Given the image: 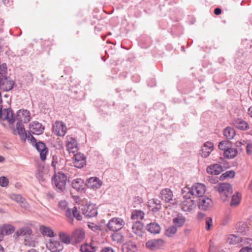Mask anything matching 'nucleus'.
Masks as SVG:
<instances>
[{
	"label": "nucleus",
	"instance_id": "obj_1",
	"mask_svg": "<svg viewBox=\"0 0 252 252\" xmlns=\"http://www.w3.org/2000/svg\"><path fill=\"white\" fill-rule=\"evenodd\" d=\"M184 189L182 190L183 197L181 199V208L184 211L188 212L192 210L195 206L196 199L189 195Z\"/></svg>",
	"mask_w": 252,
	"mask_h": 252
},
{
	"label": "nucleus",
	"instance_id": "obj_2",
	"mask_svg": "<svg viewBox=\"0 0 252 252\" xmlns=\"http://www.w3.org/2000/svg\"><path fill=\"white\" fill-rule=\"evenodd\" d=\"M215 190L219 192L221 195V198L225 201L229 196H231L232 193V187L229 183H219L215 186Z\"/></svg>",
	"mask_w": 252,
	"mask_h": 252
},
{
	"label": "nucleus",
	"instance_id": "obj_3",
	"mask_svg": "<svg viewBox=\"0 0 252 252\" xmlns=\"http://www.w3.org/2000/svg\"><path fill=\"white\" fill-rule=\"evenodd\" d=\"M53 184L55 186L58 192H62L65 189L66 176L64 174L59 172L52 177Z\"/></svg>",
	"mask_w": 252,
	"mask_h": 252
},
{
	"label": "nucleus",
	"instance_id": "obj_4",
	"mask_svg": "<svg viewBox=\"0 0 252 252\" xmlns=\"http://www.w3.org/2000/svg\"><path fill=\"white\" fill-rule=\"evenodd\" d=\"M186 189L187 192L189 194V195L192 196L194 195L196 197V199L197 198L203 196L206 191L205 186L200 183H196L192 186L191 188Z\"/></svg>",
	"mask_w": 252,
	"mask_h": 252
},
{
	"label": "nucleus",
	"instance_id": "obj_5",
	"mask_svg": "<svg viewBox=\"0 0 252 252\" xmlns=\"http://www.w3.org/2000/svg\"><path fill=\"white\" fill-rule=\"evenodd\" d=\"M125 225L124 220L119 218L111 219L107 224V228L112 231L117 232L121 229Z\"/></svg>",
	"mask_w": 252,
	"mask_h": 252
},
{
	"label": "nucleus",
	"instance_id": "obj_6",
	"mask_svg": "<svg viewBox=\"0 0 252 252\" xmlns=\"http://www.w3.org/2000/svg\"><path fill=\"white\" fill-rule=\"evenodd\" d=\"M82 213L89 218L94 217L97 214V211L95 205L89 204L82 206Z\"/></svg>",
	"mask_w": 252,
	"mask_h": 252
},
{
	"label": "nucleus",
	"instance_id": "obj_7",
	"mask_svg": "<svg viewBox=\"0 0 252 252\" xmlns=\"http://www.w3.org/2000/svg\"><path fill=\"white\" fill-rule=\"evenodd\" d=\"M196 201L198 203L199 208L202 210L206 211L213 206V201L208 197L202 196L197 198Z\"/></svg>",
	"mask_w": 252,
	"mask_h": 252
},
{
	"label": "nucleus",
	"instance_id": "obj_8",
	"mask_svg": "<svg viewBox=\"0 0 252 252\" xmlns=\"http://www.w3.org/2000/svg\"><path fill=\"white\" fill-rule=\"evenodd\" d=\"M85 232L82 229L78 228L74 230L71 235L72 243L79 244L83 242L85 238Z\"/></svg>",
	"mask_w": 252,
	"mask_h": 252
},
{
	"label": "nucleus",
	"instance_id": "obj_9",
	"mask_svg": "<svg viewBox=\"0 0 252 252\" xmlns=\"http://www.w3.org/2000/svg\"><path fill=\"white\" fill-rule=\"evenodd\" d=\"M15 119V120L18 121L17 123H20V124L27 123L30 120V112L25 109L19 110L17 112Z\"/></svg>",
	"mask_w": 252,
	"mask_h": 252
},
{
	"label": "nucleus",
	"instance_id": "obj_10",
	"mask_svg": "<svg viewBox=\"0 0 252 252\" xmlns=\"http://www.w3.org/2000/svg\"><path fill=\"white\" fill-rule=\"evenodd\" d=\"M14 85V82L9 77H2L0 78V88L4 91L11 90Z\"/></svg>",
	"mask_w": 252,
	"mask_h": 252
},
{
	"label": "nucleus",
	"instance_id": "obj_11",
	"mask_svg": "<svg viewBox=\"0 0 252 252\" xmlns=\"http://www.w3.org/2000/svg\"><path fill=\"white\" fill-rule=\"evenodd\" d=\"M46 247L52 252H60L63 249V246L62 242L54 240H50L46 244Z\"/></svg>",
	"mask_w": 252,
	"mask_h": 252
},
{
	"label": "nucleus",
	"instance_id": "obj_12",
	"mask_svg": "<svg viewBox=\"0 0 252 252\" xmlns=\"http://www.w3.org/2000/svg\"><path fill=\"white\" fill-rule=\"evenodd\" d=\"M73 159L74 166L76 168H81L86 164V158L83 154L78 153L74 154Z\"/></svg>",
	"mask_w": 252,
	"mask_h": 252
},
{
	"label": "nucleus",
	"instance_id": "obj_13",
	"mask_svg": "<svg viewBox=\"0 0 252 252\" xmlns=\"http://www.w3.org/2000/svg\"><path fill=\"white\" fill-rule=\"evenodd\" d=\"M66 126L62 122H56L53 125V131L58 136H63L66 133Z\"/></svg>",
	"mask_w": 252,
	"mask_h": 252
},
{
	"label": "nucleus",
	"instance_id": "obj_14",
	"mask_svg": "<svg viewBox=\"0 0 252 252\" xmlns=\"http://www.w3.org/2000/svg\"><path fill=\"white\" fill-rule=\"evenodd\" d=\"M14 134H18L21 140L23 141H25L27 138H30V135H31V133L27 134L26 133L23 124H20V123H17L16 124V127L14 130Z\"/></svg>",
	"mask_w": 252,
	"mask_h": 252
},
{
	"label": "nucleus",
	"instance_id": "obj_15",
	"mask_svg": "<svg viewBox=\"0 0 252 252\" xmlns=\"http://www.w3.org/2000/svg\"><path fill=\"white\" fill-rule=\"evenodd\" d=\"M160 197L162 200L166 202H169L174 204L176 202L173 199V194L172 190L169 189H164L161 190L160 192Z\"/></svg>",
	"mask_w": 252,
	"mask_h": 252
},
{
	"label": "nucleus",
	"instance_id": "obj_16",
	"mask_svg": "<svg viewBox=\"0 0 252 252\" xmlns=\"http://www.w3.org/2000/svg\"><path fill=\"white\" fill-rule=\"evenodd\" d=\"M163 241L161 239H151L145 244L147 248L152 251L159 249L163 245Z\"/></svg>",
	"mask_w": 252,
	"mask_h": 252
},
{
	"label": "nucleus",
	"instance_id": "obj_17",
	"mask_svg": "<svg viewBox=\"0 0 252 252\" xmlns=\"http://www.w3.org/2000/svg\"><path fill=\"white\" fill-rule=\"evenodd\" d=\"M66 145L67 150L69 153H75L78 150V143L74 138L67 137Z\"/></svg>",
	"mask_w": 252,
	"mask_h": 252
},
{
	"label": "nucleus",
	"instance_id": "obj_18",
	"mask_svg": "<svg viewBox=\"0 0 252 252\" xmlns=\"http://www.w3.org/2000/svg\"><path fill=\"white\" fill-rule=\"evenodd\" d=\"M214 149V144L210 141L206 142L201 148L200 154L201 157L206 158Z\"/></svg>",
	"mask_w": 252,
	"mask_h": 252
},
{
	"label": "nucleus",
	"instance_id": "obj_19",
	"mask_svg": "<svg viewBox=\"0 0 252 252\" xmlns=\"http://www.w3.org/2000/svg\"><path fill=\"white\" fill-rule=\"evenodd\" d=\"M10 198L11 199L20 204L21 206L25 209L28 210L30 208V205L21 194H12L11 195Z\"/></svg>",
	"mask_w": 252,
	"mask_h": 252
},
{
	"label": "nucleus",
	"instance_id": "obj_20",
	"mask_svg": "<svg viewBox=\"0 0 252 252\" xmlns=\"http://www.w3.org/2000/svg\"><path fill=\"white\" fill-rule=\"evenodd\" d=\"M35 146L37 150L40 153L41 159L44 161L46 158V155L48 151V148L46 147L45 143L42 142L36 143Z\"/></svg>",
	"mask_w": 252,
	"mask_h": 252
},
{
	"label": "nucleus",
	"instance_id": "obj_21",
	"mask_svg": "<svg viewBox=\"0 0 252 252\" xmlns=\"http://www.w3.org/2000/svg\"><path fill=\"white\" fill-rule=\"evenodd\" d=\"M44 127L38 122H33L30 125V131L33 134L40 135L43 132Z\"/></svg>",
	"mask_w": 252,
	"mask_h": 252
},
{
	"label": "nucleus",
	"instance_id": "obj_22",
	"mask_svg": "<svg viewBox=\"0 0 252 252\" xmlns=\"http://www.w3.org/2000/svg\"><path fill=\"white\" fill-rule=\"evenodd\" d=\"M86 185L89 188L96 189L101 186L102 182L97 177H91L87 180Z\"/></svg>",
	"mask_w": 252,
	"mask_h": 252
},
{
	"label": "nucleus",
	"instance_id": "obj_23",
	"mask_svg": "<svg viewBox=\"0 0 252 252\" xmlns=\"http://www.w3.org/2000/svg\"><path fill=\"white\" fill-rule=\"evenodd\" d=\"M13 115V112L10 108L4 109L0 119L6 120L10 124H12L15 121Z\"/></svg>",
	"mask_w": 252,
	"mask_h": 252
},
{
	"label": "nucleus",
	"instance_id": "obj_24",
	"mask_svg": "<svg viewBox=\"0 0 252 252\" xmlns=\"http://www.w3.org/2000/svg\"><path fill=\"white\" fill-rule=\"evenodd\" d=\"M206 171L209 174L217 175L223 171V169L220 164L216 163L208 166Z\"/></svg>",
	"mask_w": 252,
	"mask_h": 252
},
{
	"label": "nucleus",
	"instance_id": "obj_25",
	"mask_svg": "<svg viewBox=\"0 0 252 252\" xmlns=\"http://www.w3.org/2000/svg\"><path fill=\"white\" fill-rule=\"evenodd\" d=\"M132 232L136 235L141 237L143 234V224L138 220L133 223L132 226Z\"/></svg>",
	"mask_w": 252,
	"mask_h": 252
},
{
	"label": "nucleus",
	"instance_id": "obj_26",
	"mask_svg": "<svg viewBox=\"0 0 252 252\" xmlns=\"http://www.w3.org/2000/svg\"><path fill=\"white\" fill-rule=\"evenodd\" d=\"M122 250L123 252H137V251L136 244L131 241L124 244Z\"/></svg>",
	"mask_w": 252,
	"mask_h": 252
},
{
	"label": "nucleus",
	"instance_id": "obj_27",
	"mask_svg": "<svg viewBox=\"0 0 252 252\" xmlns=\"http://www.w3.org/2000/svg\"><path fill=\"white\" fill-rule=\"evenodd\" d=\"M233 124L236 128L241 130H246L249 127V126L247 122L239 118L234 119Z\"/></svg>",
	"mask_w": 252,
	"mask_h": 252
},
{
	"label": "nucleus",
	"instance_id": "obj_28",
	"mask_svg": "<svg viewBox=\"0 0 252 252\" xmlns=\"http://www.w3.org/2000/svg\"><path fill=\"white\" fill-rule=\"evenodd\" d=\"M32 233V231L31 228L28 226H25L17 230L14 236L16 238L21 236L26 237V236L31 235Z\"/></svg>",
	"mask_w": 252,
	"mask_h": 252
},
{
	"label": "nucleus",
	"instance_id": "obj_29",
	"mask_svg": "<svg viewBox=\"0 0 252 252\" xmlns=\"http://www.w3.org/2000/svg\"><path fill=\"white\" fill-rule=\"evenodd\" d=\"M146 229L148 231L153 234H158L160 231V226L156 222H151L148 224L146 225Z\"/></svg>",
	"mask_w": 252,
	"mask_h": 252
},
{
	"label": "nucleus",
	"instance_id": "obj_30",
	"mask_svg": "<svg viewBox=\"0 0 252 252\" xmlns=\"http://www.w3.org/2000/svg\"><path fill=\"white\" fill-rule=\"evenodd\" d=\"M84 183L81 179L73 180L72 182V187L77 191H82L84 190Z\"/></svg>",
	"mask_w": 252,
	"mask_h": 252
},
{
	"label": "nucleus",
	"instance_id": "obj_31",
	"mask_svg": "<svg viewBox=\"0 0 252 252\" xmlns=\"http://www.w3.org/2000/svg\"><path fill=\"white\" fill-rule=\"evenodd\" d=\"M238 154V151L236 148H231L230 147L227 150H225V153H223L224 157L228 159H232L234 158Z\"/></svg>",
	"mask_w": 252,
	"mask_h": 252
},
{
	"label": "nucleus",
	"instance_id": "obj_32",
	"mask_svg": "<svg viewBox=\"0 0 252 252\" xmlns=\"http://www.w3.org/2000/svg\"><path fill=\"white\" fill-rule=\"evenodd\" d=\"M236 134L234 129L231 127H227L223 130V135L227 139H232Z\"/></svg>",
	"mask_w": 252,
	"mask_h": 252
},
{
	"label": "nucleus",
	"instance_id": "obj_33",
	"mask_svg": "<svg viewBox=\"0 0 252 252\" xmlns=\"http://www.w3.org/2000/svg\"><path fill=\"white\" fill-rule=\"evenodd\" d=\"M0 231L3 236L10 235L14 231V227L11 225L5 224L0 228Z\"/></svg>",
	"mask_w": 252,
	"mask_h": 252
},
{
	"label": "nucleus",
	"instance_id": "obj_34",
	"mask_svg": "<svg viewBox=\"0 0 252 252\" xmlns=\"http://www.w3.org/2000/svg\"><path fill=\"white\" fill-rule=\"evenodd\" d=\"M37 242L35 241L33 235H29L26 236L24 239V244L30 247H35Z\"/></svg>",
	"mask_w": 252,
	"mask_h": 252
},
{
	"label": "nucleus",
	"instance_id": "obj_35",
	"mask_svg": "<svg viewBox=\"0 0 252 252\" xmlns=\"http://www.w3.org/2000/svg\"><path fill=\"white\" fill-rule=\"evenodd\" d=\"M186 219L182 215H178L177 216L173 219V222L175 225L177 227H181L185 223Z\"/></svg>",
	"mask_w": 252,
	"mask_h": 252
},
{
	"label": "nucleus",
	"instance_id": "obj_36",
	"mask_svg": "<svg viewBox=\"0 0 252 252\" xmlns=\"http://www.w3.org/2000/svg\"><path fill=\"white\" fill-rule=\"evenodd\" d=\"M242 242L241 237L234 234L229 235L227 237V242L230 244L235 245Z\"/></svg>",
	"mask_w": 252,
	"mask_h": 252
},
{
	"label": "nucleus",
	"instance_id": "obj_37",
	"mask_svg": "<svg viewBox=\"0 0 252 252\" xmlns=\"http://www.w3.org/2000/svg\"><path fill=\"white\" fill-rule=\"evenodd\" d=\"M59 237L62 243H63L66 245H68L72 243L71 235L69 236L68 234L64 232H60L59 233Z\"/></svg>",
	"mask_w": 252,
	"mask_h": 252
},
{
	"label": "nucleus",
	"instance_id": "obj_38",
	"mask_svg": "<svg viewBox=\"0 0 252 252\" xmlns=\"http://www.w3.org/2000/svg\"><path fill=\"white\" fill-rule=\"evenodd\" d=\"M231 200L230 202V205L232 207L237 206L240 202L241 197L240 195L238 192H237L236 194L231 195Z\"/></svg>",
	"mask_w": 252,
	"mask_h": 252
},
{
	"label": "nucleus",
	"instance_id": "obj_39",
	"mask_svg": "<svg viewBox=\"0 0 252 252\" xmlns=\"http://www.w3.org/2000/svg\"><path fill=\"white\" fill-rule=\"evenodd\" d=\"M235 175V172L234 171L232 170L227 171L220 176L219 179L220 180L223 181L227 179H232L234 177Z\"/></svg>",
	"mask_w": 252,
	"mask_h": 252
},
{
	"label": "nucleus",
	"instance_id": "obj_40",
	"mask_svg": "<svg viewBox=\"0 0 252 252\" xmlns=\"http://www.w3.org/2000/svg\"><path fill=\"white\" fill-rule=\"evenodd\" d=\"M144 213L140 210H134L132 212L131 218L132 220H141L144 218Z\"/></svg>",
	"mask_w": 252,
	"mask_h": 252
},
{
	"label": "nucleus",
	"instance_id": "obj_41",
	"mask_svg": "<svg viewBox=\"0 0 252 252\" xmlns=\"http://www.w3.org/2000/svg\"><path fill=\"white\" fill-rule=\"evenodd\" d=\"M231 147V143L228 140H223L220 141L219 144V148L225 153V150Z\"/></svg>",
	"mask_w": 252,
	"mask_h": 252
},
{
	"label": "nucleus",
	"instance_id": "obj_42",
	"mask_svg": "<svg viewBox=\"0 0 252 252\" xmlns=\"http://www.w3.org/2000/svg\"><path fill=\"white\" fill-rule=\"evenodd\" d=\"M41 233L44 236H47L50 237L54 236V232L49 227L42 226L40 227Z\"/></svg>",
	"mask_w": 252,
	"mask_h": 252
},
{
	"label": "nucleus",
	"instance_id": "obj_43",
	"mask_svg": "<svg viewBox=\"0 0 252 252\" xmlns=\"http://www.w3.org/2000/svg\"><path fill=\"white\" fill-rule=\"evenodd\" d=\"M114 232L111 235L112 239L113 241L117 243H122L123 241L124 236L120 232L114 231Z\"/></svg>",
	"mask_w": 252,
	"mask_h": 252
},
{
	"label": "nucleus",
	"instance_id": "obj_44",
	"mask_svg": "<svg viewBox=\"0 0 252 252\" xmlns=\"http://www.w3.org/2000/svg\"><path fill=\"white\" fill-rule=\"evenodd\" d=\"M96 248L92 245L85 244L81 247V251L82 252H94Z\"/></svg>",
	"mask_w": 252,
	"mask_h": 252
},
{
	"label": "nucleus",
	"instance_id": "obj_45",
	"mask_svg": "<svg viewBox=\"0 0 252 252\" xmlns=\"http://www.w3.org/2000/svg\"><path fill=\"white\" fill-rule=\"evenodd\" d=\"M76 211V207H74L72 209L67 208L65 211V216L70 220L71 222H72V215L73 213H75Z\"/></svg>",
	"mask_w": 252,
	"mask_h": 252
},
{
	"label": "nucleus",
	"instance_id": "obj_46",
	"mask_svg": "<svg viewBox=\"0 0 252 252\" xmlns=\"http://www.w3.org/2000/svg\"><path fill=\"white\" fill-rule=\"evenodd\" d=\"M7 70V66L6 63H2L0 65V78L4 77Z\"/></svg>",
	"mask_w": 252,
	"mask_h": 252
},
{
	"label": "nucleus",
	"instance_id": "obj_47",
	"mask_svg": "<svg viewBox=\"0 0 252 252\" xmlns=\"http://www.w3.org/2000/svg\"><path fill=\"white\" fill-rule=\"evenodd\" d=\"M177 231V228L176 226H171L169 227L166 230V235L170 236L171 235L175 234Z\"/></svg>",
	"mask_w": 252,
	"mask_h": 252
},
{
	"label": "nucleus",
	"instance_id": "obj_48",
	"mask_svg": "<svg viewBox=\"0 0 252 252\" xmlns=\"http://www.w3.org/2000/svg\"><path fill=\"white\" fill-rule=\"evenodd\" d=\"M8 179L2 176L0 177V186L2 187H6L8 184Z\"/></svg>",
	"mask_w": 252,
	"mask_h": 252
},
{
	"label": "nucleus",
	"instance_id": "obj_49",
	"mask_svg": "<svg viewBox=\"0 0 252 252\" xmlns=\"http://www.w3.org/2000/svg\"><path fill=\"white\" fill-rule=\"evenodd\" d=\"M206 229L208 231L210 229L211 226L212 225V219L211 218L207 217L205 220Z\"/></svg>",
	"mask_w": 252,
	"mask_h": 252
},
{
	"label": "nucleus",
	"instance_id": "obj_50",
	"mask_svg": "<svg viewBox=\"0 0 252 252\" xmlns=\"http://www.w3.org/2000/svg\"><path fill=\"white\" fill-rule=\"evenodd\" d=\"M207 180L211 183L216 184L219 182L220 179L218 177L209 176L207 178Z\"/></svg>",
	"mask_w": 252,
	"mask_h": 252
},
{
	"label": "nucleus",
	"instance_id": "obj_51",
	"mask_svg": "<svg viewBox=\"0 0 252 252\" xmlns=\"http://www.w3.org/2000/svg\"><path fill=\"white\" fill-rule=\"evenodd\" d=\"M76 218L78 220H81L82 219L81 215L79 213L77 208H76V211L75 213H73L72 215V219L73 220V218Z\"/></svg>",
	"mask_w": 252,
	"mask_h": 252
},
{
	"label": "nucleus",
	"instance_id": "obj_52",
	"mask_svg": "<svg viewBox=\"0 0 252 252\" xmlns=\"http://www.w3.org/2000/svg\"><path fill=\"white\" fill-rule=\"evenodd\" d=\"M67 202L66 201H61L59 203V207L61 209H65L67 206Z\"/></svg>",
	"mask_w": 252,
	"mask_h": 252
},
{
	"label": "nucleus",
	"instance_id": "obj_53",
	"mask_svg": "<svg viewBox=\"0 0 252 252\" xmlns=\"http://www.w3.org/2000/svg\"><path fill=\"white\" fill-rule=\"evenodd\" d=\"M36 177L39 181L44 182L45 180L43 174L40 172H38L36 173Z\"/></svg>",
	"mask_w": 252,
	"mask_h": 252
},
{
	"label": "nucleus",
	"instance_id": "obj_54",
	"mask_svg": "<svg viewBox=\"0 0 252 252\" xmlns=\"http://www.w3.org/2000/svg\"><path fill=\"white\" fill-rule=\"evenodd\" d=\"M246 152L248 155H250L252 153V144L249 143L246 146Z\"/></svg>",
	"mask_w": 252,
	"mask_h": 252
},
{
	"label": "nucleus",
	"instance_id": "obj_55",
	"mask_svg": "<svg viewBox=\"0 0 252 252\" xmlns=\"http://www.w3.org/2000/svg\"><path fill=\"white\" fill-rule=\"evenodd\" d=\"M239 252H252V248L244 247L240 250Z\"/></svg>",
	"mask_w": 252,
	"mask_h": 252
},
{
	"label": "nucleus",
	"instance_id": "obj_56",
	"mask_svg": "<svg viewBox=\"0 0 252 252\" xmlns=\"http://www.w3.org/2000/svg\"><path fill=\"white\" fill-rule=\"evenodd\" d=\"M58 158L56 156H54L53 157V160L52 161V166L55 168V167L56 166V164L58 162Z\"/></svg>",
	"mask_w": 252,
	"mask_h": 252
},
{
	"label": "nucleus",
	"instance_id": "obj_57",
	"mask_svg": "<svg viewBox=\"0 0 252 252\" xmlns=\"http://www.w3.org/2000/svg\"><path fill=\"white\" fill-rule=\"evenodd\" d=\"M214 14L216 15H219L221 14V9L219 8V7H217V8H216L215 9H214Z\"/></svg>",
	"mask_w": 252,
	"mask_h": 252
},
{
	"label": "nucleus",
	"instance_id": "obj_58",
	"mask_svg": "<svg viewBox=\"0 0 252 252\" xmlns=\"http://www.w3.org/2000/svg\"><path fill=\"white\" fill-rule=\"evenodd\" d=\"M153 204H155L156 206L161 207L160 201L157 199H154L152 200Z\"/></svg>",
	"mask_w": 252,
	"mask_h": 252
},
{
	"label": "nucleus",
	"instance_id": "obj_59",
	"mask_svg": "<svg viewBox=\"0 0 252 252\" xmlns=\"http://www.w3.org/2000/svg\"><path fill=\"white\" fill-rule=\"evenodd\" d=\"M101 252H114L113 250L111 248H105L102 249Z\"/></svg>",
	"mask_w": 252,
	"mask_h": 252
},
{
	"label": "nucleus",
	"instance_id": "obj_60",
	"mask_svg": "<svg viewBox=\"0 0 252 252\" xmlns=\"http://www.w3.org/2000/svg\"><path fill=\"white\" fill-rule=\"evenodd\" d=\"M31 137V143L32 144H35V145H36V139L32 136L31 134V135H30V138Z\"/></svg>",
	"mask_w": 252,
	"mask_h": 252
},
{
	"label": "nucleus",
	"instance_id": "obj_61",
	"mask_svg": "<svg viewBox=\"0 0 252 252\" xmlns=\"http://www.w3.org/2000/svg\"><path fill=\"white\" fill-rule=\"evenodd\" d=\"M245 141H243V142L237 141L235 143V145L237 147L240 146L241 145H244Z\"/></svg>",
	"mask_w": 252,
	"mask_h": 252
},
{
	"label": "nucleus",
	"instance_id": "obj_62",
	"mask_svg": "<svg viewBox=\"0 0 252 252\" xmlns=\"http://www.w3.org/2000/svg\"><path fill=\"white\" fill-rule=\"evenodd\" d=\"M161 207H159V206H156V207H153L152 209V211L153 212H158V211L159 210L160 208Z\"/></svg>",
	"mask_w": 252,
	"mask_h": 252
},
{
	"label": "nucleus",
	"instance_id": "obj_63",
	"mask_svg": "<svg viewBox=\"0 0 252 252\" xmlns=\"http://www.w3.org/2000/svg\"><path fill=\"white\" fill-rule=\"evenodd\" d=\"M248 114L251 117H252V105L248 109Z\"/></svg>",
	"mask_w": 252,
	"mask_h": 252
},
{
	"label": "nucleus",
	"instance_id": "obj_64",
	"mask_svg": "<svg viewBox=\"0 0 252 252\" xmlns=\"http://www.w3.org/2000/svg\"><path fill=\"white\" fill-rule=\"evenodd\" d=\"M28 252H38L36 250L32 249L28 251Z\"/></svg>",
	"mask_w": 252,
	"mask_h": 252
}]
</instances>
